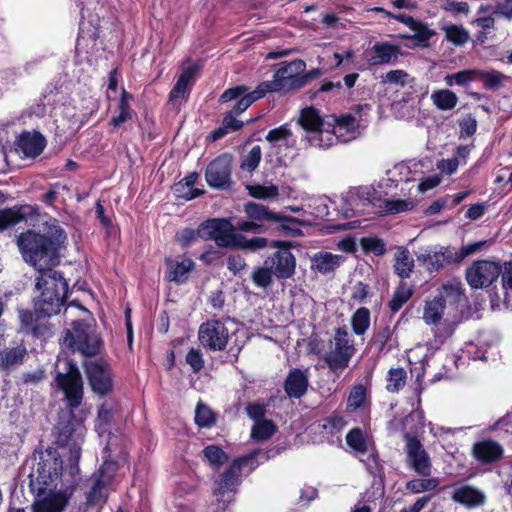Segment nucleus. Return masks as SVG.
I'll return each mask as SVG.
<instances>
[{
	"label": "nucleus",
	"mask_w": 512,
	"mask_h": 512,
	"mask_svg": "<svg viewBox=\"0 0 512 512\" xmlns=\"http://www.w3.org/2000/svg\"><path fill=\"white\" fill-rule=\"evenodd\" d=\"M203 455L215 467L222 466L229 459V455L220 446L214 444L206 446L203 449Z\"/></svg>",
	"instance_id": "864d4df0"
},
{
	"label": "nucleus",
	"mask_w": 512,
	"mask_h": 512,
	"mask_svg": "<svg viewBox=\"0 0 512 512\" xmlns=\"http://www.w3.org/2000/svg\"><path fill=\"white\" fill-rule=\"evenodd\" d=\"M63 345L72 352H79L86 357H94L100 354L104 343L95 327L80 319L73 321L71 328L65 330Z\"/></svg>",
	"instance_id": "39448f33"
},
{
	"label": "nucleus",
	"mask_w": 512,
	"mask_h": 512,
	"mask_svg": "<svg viewBox=\"0 0 512 512\" xmlns=\"http://www.w3.org/2000/svg\"><path fill=\"white\" fill-rule=\"evenodd\" d=\"M306 69V63L302 59H294L290 62L283 61L273 74L271 81H263L261 84L267 93L289 92L305 86L302 80V72Z\"/></svg>",
	"instance_id": "0eeeda50"
},
{
	"label": "nucleus",
	"mask_w": 512,
	"mask_h": 512,
	"mask_svg": "<svg viewBox=\"0 0 512 512\" xmlns=\"http://www.w3.org/2000/svg\"><path fill=\"white\" fill-rule=\"evenodd\" d=\"M268 239L264 237H254L247 239L242 234H237L233 248L243 249L250 252H256L268 246Z\"/></svg>",
	"instance_id": "49530a36"
},
{
	"label": "nucleus",
	"mask_w": 512,
	"mask_h": 512,
	"mask_svg": "<svg viewBox=\"0 0 512 512\" xmlns=\"http://www.w3.org/2000/svg\"><path fill=\"white\" fill-rule=\"evenodd\" d=\"M355 351L346 329L338 328L334 336V348L324 356V361L331 372H342L348 367Z\"/></svg>",
	"instance_id": "9b49d317"
},
{
	"label": "nucleus",
	"mask_w": 512,
	"mask_h": 512,
	"mask_svg": "<svg viewBox=\"0 0 512 512\" xmlns=\"http://www.w3.org/2000/svg\"><path fill=\"white\" fill-rule=\"evenodd\" d=\"M452 498L455 502L467 508L479 507L485 503L486 499L482 491L470 485L456 488L453 491Z\"/></svg>",
	"instance_id": "cd10ccee"
},
{
	"label": "nucleus",
	"mask_w": 512,
	"mask_h": 512,
	"mask_svg": "<svg viewBox=\"0 0 512 512\" xmlns=\"http://www.w3.org/2000/svg\"><path fill=\"white\" fill-rule=\"evenodd\" d=\"M231 174L232 156L228 153H223L207 165L205 179L211 188L225 189L232 183Z\"/></svg>",
	"instance_id": "dca6fc26"
},
{
	"label": "nucleus",
	"mask_w": 512,
	"mask_h": 512,
	"mask_svg": "<svg viewBox=\"0 0 512 512\" xmlns=\"http://www.w3.org/2000/svg\"><path fill=\"white\" fill-rule=\"evenodd\" d=\"M347 425V421L337 411H333L329 416L323 419L322 429L332 436L341 432Z\"/></svg>",
	"instance_id": "603ef678"
},
{
	"label": "nucleus",
	"mask_w": 512,
	"mask_h": 512,
	"mask_svg": "<svg viewBox=\"0 0 512 512\" xmlns=\"http://www.w3.org/2000/svg\"><path fill=\"white\" fill-rule=\"evenodd\" d=\"M438 486V480L433 478L428 479H412L407 482L406 488L412 493H421L430 491Z\"/></svg>",
	"instance_id": "0e129e2a"
},
{
	"label": "nucleus",
	"mask_w": 512,
	"mask_h": 512,
	"mask_svg": "<svg viewBox=\"0 0 512 512\" xmlns=\"http://www.w3.org/2000/svg\"><path fill=\"white\" fill-rule=\"evenodd\" d=\"M356 195L358 199L363 202V204L367 202L368 204H371L374 207H382L381 204H377L378 202H381V197L378 191L372 186L359 187Z\"/></svg>",
	"instance_id": "69168bd1"
},
{
	"label": "nucleus",
	"mask_w": 512,
	"mask_h": 512,
	"mask_svg": "<svg viewBox=\"0 0 512 512\" xmlns=\"http://www.w3.org/2000/svg\"><path fill=\"white\" fill-rule=\"evenodd\" d=\"M56 383L58 388L64 393L66 406L74 411L83 400V379L78 366L72 361L67 362L65 373H57Z\"/></svg>",
	"instance_id": "1a4fd4ad"
},
{
	"label": "nucleus",
	"mask_w": 512,
	"mask_h": 512,
	"mask_svg": "<svg viewBox=\"0 0 512 512\" xmlns=\"http://www.w3.org/2000/svg\"><path fill=\"white\" fill-rule=\"evenodd\" d=\"M346 443L351 449L359 453H365L368 450L366 437L360 427H354L347 433Z\"/></svg>",
	"instance_id": "8fccbe9b"
},
{
	"label": "nucleus",
	"mask_w": 512,
	"mask_h": 512,
	"mask_svg": "<svg viewBox=\"0 0 512 512\" xmlns=\"http://www.w3.org/2000/svg\"><path fill=\"white\" fill-rule=\"evenodd\" d=\"M360 245L364 253H373L375 256H383L386 252L384 241L377 236L362 237Z\"/></svg>",
	"instance_id": "5fc2aeb1"
},
{
	"label": "nucleus",
	"mask_w": 512,
	"mask_h": 512,
	"mask_svg": "<svg viewBox=\"0 0 512 512\" xmlns=\"http://www.w3.org/2000/svg\"><path fill=\"white\" fill-rule=\"evenodd\" d=\"M132 99L133 95L127 92L125 88H122L120 99L117 105L118 115L110 119L109 125L117 128L120 127L124 122L132 119L134 113L130 106V101Z\"/></svg>",
	"instance_id": "72a5a7b5"
},
{
	"label": "nucleus",
	"mask_w": 512,
	"mask_h": 512,
	"mask_svg": "<svg viewBox=\"0 0 512 512\" xmlns=\"http://www.w3.org/2000/svg\"><path fill=\"white\" fill-rule=\"evenodd\" d=\"M270 246L278 250L265 259V264L269 265L277 279L286 280L292 278L296 270V258L290 251L293 247L292 242L273 240Z\"/></svg>",
	"instance_id": "9d476101"
},
{
	"label": "nucleus",
	"mask_w": 512,
	"mask_h": 512,
	"mask_svg": "<svg viewBox=\"0 0 512 512\" xmlns=\"http://www.w3.org/2000/svg\"><path fill=\"white\" fill-rule=\"evenodd\" d=\"M408 27L414 32V35H403L402 37L410 40H416L417 44L420 46H427L428 41L434 34V32L428 29V27L425 24L418 20H416L415 25H409Z\"/></svg>",
	"instance_id": "4d7b16f0"
},
{
	"label": "nucleus",
	"mask_w": 512,
	"mask_h": 512,
	"mask_svg": "<svg viewBox=\"0 0 512 512\" xmlns=\"http://www.w3.org/2000/svg\"><path fill=\"white\" fill-rule=\"evenodd\" d=\"M406 464L416 474L422 477L431 475L432 464L429 454L417 436L405 433Z\"/></svg>",
	"instance_id": "4468645a"
},
{
	"label": "nucleus",
	"mask_w": 512,
	"mask_h": 512,
	"mask_svg": "<svg viewBox=\"0 0 512 512\" xmlns=\"http://www.w3.org/2000/svg\"><path fill=\"white\" fill-rule=\"evenodd\" d=\"M413 295V288L406 282L401 281L393 292L388 307L392 313L398 312Z\"/></svg>",
	"instance_id": "e433bc0d"
},
{
	"label": "nucleus",
	"mask_w": 512,
	"mask_h": 512,
	"mask_svg": "<svg viewBox=\"0 0 512 512\" xmlns=\"http://www.w3.org/2000/svg\"><path fill=\"white\" fill-rule=\"evenodd\" d=\"M28 351L23 343L0 350V368L8 370L24 363Z\"/></svg>",
	"instance_id": "c756f323"
},
{
	"label": "nucleus",
	"mask_w": 512,
	"mask_h": 512,
	"mask_svg": "<svg viewBox=\"0 0 512 512\" xmlns=\"http://www.w3.org/2000/svg\"><path fill=\"white\" fill-rule=\"evenodd\" d=\"M83 368L93 393L105 397L114 389V375L110 363L103 357L87 359Z\"/></svg>",
	"instance_id": "6e6552de"
},
{
	"label": "nucleus",
	"mask_w": 512,
	"mask_h": 512,
	"mask_svg": "<svg viewBox=\"0 0 512 512\" xmlns=\"http://www.w3.org/2000/svg\"><path fill=\"white\" fill-rule=\"evenodd\" d=\"M371 51L372 55L368 59L371 66L387 64L392 59H396L400 53L399 47L389 42H376Z\"/></svg>",
	"instance_id": "c85d7f7f"
},
{
	"label": "nucleus",
	"mask_w": 512,
	"mask_h": 512,
	"mask_svg": "<svg viewBox=\"0 0 512 512\" xmlns=\"http://www.w3.org/2000/svg\"><path fill=\"white\" fill-rule=\"evenodd\" d=\"M475 147L474 139L469 144L459 145L452 158H450V175H452L459 166L466 165L471 150Z\"/></svg>",
	"instance_id": "de8ad7c7"
},
{
	"label": "nucleus",
	"mask_w": 512,
	"mask_h": 512,
	"mask_svg": "<svg viewBox=\"0 0 512 512\" xmlns=\"http://www.w3.org/2000/svg\"><path fill=\"white\" fill-rule=\"evenodd\" d=\"M32 504V512H63L69 503L70 494L64 490L47 492Z\"/></svg>",
	"instance_id": "5701e85b"
},
{
	"label": "nucleus",
	"mask_w": 512,
	"mask_h": 512,
	"mask_svg": "<svg viewBox=\"0 0 512 512\" xmlns=\"http://www.w3.org/2000/svg\"><path fill=\"white\" fill-rule=\"evenodd\" d=\"M67 234L56 220L45 223L41 229H27L16 237L23 260L37 273L54 269L61 262Z\"/></svg>",
	"instance_id": "f257e3e1"
},
{
	"label": "nucleus",
	"mask_w": 512,
	"mask_h": 512,
	"mask_svg": "<svg viewBox=\"0 0 512 512\" xmlns=\"http://www.w3.org/2000/svg\"><path fill=\"white\" fill-rule=\"evenodd\" d=\"M383 211L389 214H396L400 212L410 211L414 208V202L410 200H388L385 199L382 201Z\"/></svg>",
	"instance_id": "052dcab7"
},
{
	"label": "nucleus",
	"mask_w": 512,
	"mask_h": 512,
	"mask_svg": "<svg viewBox=\"0 0 512 512\" xmlns=\"http://www.w3.org/2000/svg\"><path fill=\"white\" fill-rule=\"evenodd\" d=\"M229 338V330L221 320L210 319L199 327L198 340L206 351H224Z\"/></svg>",
	"instance_id": "ddd939ff"
},
{
	"label": "nucleus",
	"mask_w": 512,
	"mask_h": 512,
	"mask_svg": "<svg viewBox=\"0 0 512 512\" xmlns=\"http://www.w3.org/2000/svg\"><path fill=\"white\" fill-rule=\"evenodd\" d=\"M446 300L443 296L427 301L424 308L423 319L427 324H438L443 316Z\"/></svg>",
	"instance_id": "f704fd0d"
},
{
	"label": "nucleus",
	"mask_w": 512,
	"mask_h": 512,
	"mask_svg": "<svg viewBox=\"0 0 512 512\" xmlns=\"http://www.w3.org/2000/svg\"><path fill=\"white\" fill-rule=\"evenodd\" d=\"M274 273L269 265L256 266L251 274V280L258 288L267 289L273 283Z\"/></svg>",
	"instance_id": "a18cd8bd"
},
{
	"label": "nucleus",
	"mask_w": 512,
	"mask_h": 512,
	"mask_svg": "<svg viewBox=\"0 0 512 512\" xmlns=\"http://www.w3.org/2000/svg\"><path fill=\"white\" fill-rule=\"evenodd\" d=\"M417 259L421 265L432 273L443 267L444 263L448 260V256L442 251L426 250L425 253L418 255Z\"/></svg>",
	"instance_id": "58836bf2"
},
{
	"label": "nucleus",
	"mask_w": 512,
	"mask_h": 512,
	"mask_svg": "<svg viewBox=\"0 0 512 512\" xmlns=\"http://www.w3.org/2000/svg\"><path fill=\"white\" fill-rule=\"evenodd\" d=\"M39 454V461L29 475V486L37 497L56 490L63 476V459L57 449L48 447L45 450L35 451Z\"/></svg>",
	"instance_id": "7ed1b4c3"
},
{
	"label": "nucleus",
	"mask_w": 512,
	"mask_h": 512,
	"mask_svg": "<svg viewBox=\"0 0 512 512\" xmlns=\"http://www.w3.org/2000/svg\"><path fill=\"white\" fill-rule=\"evenodd\" d=\"M210 229H212V240L215 241L218 248H233L237 233L236 227L228 218L207 219Z\"/></svg>",
	"instance_id": "a211bd4d"
},
{
	"label": "nucleus",
	"mask_w": 512,
	"mask_h": 512,
	"mask_svg": "<svg viewBox=\"0 0 512 512\" xmlns=\"http://www.w3.org/2000/svg\"><path fill=\"white\" fill-rule=\"evenodd\" d=\"M472 455L482 465L492 464L504 457V449L495 440L482 439L473 444Z\"/></svg>",
	"instance_id": "4be33fe9"
},
{
	"label": "nucleus",
	"mask_w": 512,
	"mask_h": 512,
	"mask_svg": "<svg viewBox=\"0 0 512 512\" xmlns=\"http://www.w3.org/2000/svg\"><path fill=\"white\" fill-rule=\"evenodd\" d=\"M476 350L477 347L472 343L467 344L465 349H461V353L454 356V364L456 368L468 365L470 360L475 361L481 359L482 357L477 355Z\"/></svg>",
	"instance_id": "e2e57ef3"
},
{
	"label": "nucleus",
	"mask_w": 512,
	"mask_h": 512,
	"mask_svg": "<svg viewBox=\"0 0 512 512\" xmlns=\"http://www.w3.org/2000/svg\"><path fill=\"white\" fill-rule=\"evenodd\" d=\"M46 138L39 131H23L15 141V150L25 157L36 158L46 148Z\"/></svg>",
	"instance_id": "aec40b11"
},
{
	"label": "nucleus",
	"mask_w": 512,
	"mask_h": 512,
	"mask_svg": "<svg viewBox=\"0 0 512 512\" xmlns=\"http://www.w3.org/2000/svg\"><path fill=\"white\" fill-rule=\"evenodd\" d=\"M369 344L375 348L378 355H385L399 346L397 336L394 335V329L389 325L375 331Z\"/></svg>",
	"instance_id": "b1692460"
},
{
	"label": "nucleus",
	"mask_w": 512,
	"mask_h": 512,
	"mask_svg": "<svg viewBox=\"0 0 512 512\" xmlns=\"http://www.w3.org/2000/svg\"><path fill=\"white\" fill-rule=\"evenodd\" d=\"M194 421L200 428H211L216 424L217 414L208 405L198 402L195 408Z\"/></svg>",
	"instance_id": "a19ab883"
},
{
	"label": "nucleus",
	"mask_w": 512,
	"mask_h": 512,
	"mask_svg": "<svg viewBox=\"0 0 512 512\" xmlns=\"http://www.w3.org/2000/svg\"><path fill=\"white\" fill-rule=\"evenodd\" d=\"M309 381L306 373L298 368H292L284 382V391L290 398L300 399L307 392Z\"/></svg>",
	"instance_id": "393cba45"
},
{
	"label": "nucleus",
	"mask_w": 512,
	"mask_h": 512,
	"mask_svg": "<svg viewBox=\"0 0 512 512\" xmlns=\"http://www.w3.org/2000/svg\"><path fill=\"white\" fill-rule=\"evenodd\" d=\"M386 389L391 393H398L404 388L407 381V372L402 367L390 368L386 377Z\"/></svg>",
	"instance_id": "79ce46f5"
},
{
	"label": "nucleus",
	"mask_w": 512,
	"mask_h": 512,
	"mask_svg": "<svg viewBox=\"0 0 512 512\" xmlns=\"http://www.w3.org/2000/svg\"><path fill=\"white\" fill-rule=\"evenodd\" d=\"M276 429L277 427L272 420L264 419L255 422L251 437L256 441H264L269 439L276 432Z\"/></svg>",
	"instance_id": "09e8293b"
},
{
	"label": "nucleus",
	"mask_w": 512,
	"mask_h": 512,
	"mask_svg": "<svg viewBox=\"0 0 512 512\" xmlns=\"http://www.w3.org/2000/svg\"><path fill=\"white\" fill-rule=\"evenodd\" d=\"M197 70V66H189L182 72L169 92L170 103L175 105L180 99L185 98L188 91V84L193 79Z\"/></svg>",
	"instance_id": "473e14b6"
},
{
	"label": "nucleus",
	"mask_w": 512,
	"mask_h": 512,
	"mask_svg": "<svg viewBox=\"0 0 512 512\" xmlns=\"http://www.w3.org/2000/svg\"><path fill=\"white\" fill-rule=\"evenodd\" d=\"M283 447L275 446L268 449L265 452L252 451L247 455L235 458L231 464L220 474L219 478L215 480L214 495L216 497H227L228 495H234L237 492V487L240 484L241 470L245 466H250L251 470H254L258 463H254L257 456H260L261 460L265 461L276 455H279L283 451Z\"/></svg>",
	"instance_id": "20e7f679"
},
{
	"label": "nucleus",
	"mask_w": 512,
	"mask_h": 512,
	"mask_svg": "<svg viewBox=\"0 0 512 512\" xmlns=\"http://www.w3.org/2000/svg\"><path fill=\"white\" fill-rule=\"evenodd\" d=\"M77 6L80 7L81 20L75 49L78 53L82 51L89 53V49L93 50L96 47L101 27L99 13L91 11L102 9V6H100V0H77Z\"/></svg>",
	"instance_id": "423d86ee"
},
{
	"label": "nucleus",
	"mask_w": 512,
	"mask_h": 512,
	"mask_svg": "<svg viewBox=\"0 0 512 512\" xmlns=\"http://www.w3.org/2000/svg\"><path fill=\"white\" fill-rule=\"evenodd\" d=\"M345 258L330 252H319L312 258V268L321 274H328L335 271Z\"/></svg>",
	"instance_id": "2f4dec72"
},
{
	"label": "nucleus",
	"mask_w": 512,
	"mask_h": 512,
	"mask_svg": "<svg viewBox=\"0 0 512 512\" xmlns=\"http://www.w3.org/2000/svg\"><path fill=\"white\" fill-rule=\"evenodd\" d=\"M27 205H15L13 207L0 209V233L13 228L26 220Z\"/></svg>",
	"instance_id": "7c9ffc66"
},
{
	"label": "nucleus",
	"mask_w": 512,
	"mask_h": 512,
	"mask_svg": "<svg viewBox=\"0 0 512 512\" xmlns=\"http://www.w3.org/2000/svg\"><path fill=\"white\" fill-rule=\"evenodd\" d=\"M459 139L472 138L477 131V120L472 114H465L458 119Z\"/></svg>",
	"instance_id": "13d9d810"
},
{
	"label": "nucleus",
	"mask_w": 512,
	"mask_h": 512,
	"mask_svg": "<svg viewBox=\"0 0 512 512\" xmlns=\"http://www.w3.org/2000/svg\"><path fill=\"white\" fill-rule=\"evenodd\" d=\"M267 94L263 85L259 83L255 90L247 91L245 94H242L238 99L236 104L230 110L236 115H240L244 111H246L254 102L263 98Z\"/></svg>",
	"instance_id": "c9c22d12"
},
{
	"label": "nucleus",
	"mask_w": 512,
	"mask_h": 512,
	"mask_svg": "<svg viewBox=\"0 0 512 512\" xmlns=\"http://www.w3.org/2000/svg\"><path fill=\"white\" fill-rule=\"evenodd\" d=\"M502 265L498 261L476 260L466 269L465 279L472 289L491 286L501 275Z\"/></svg>",
	"instance_id": "f8f14e48"
},
{
	"label": "nucleus",
	"mask_w": 512,
	"mask_h": 512,
	"mask_svg": "<svg viewBox=\"0 0 512 512\" xmlns=\"http://www.w3.org/2000/svg\"><path fill=\"white\" fill-rule=\"evenodd\" d=\"M371 313L366 307L358 308L351 316V328L355 335H364L370 327Z\"/></svg>",
	"instance_id": "ea45409f"
},
{
	"label": "nucleus",
	"mask_w": 512,
	"mask_h": 512,
	"mask_svg": "<svg viewBox=\"0 0 512 512\" xmlns=\"http://www.w3.org/2000/svg\"><path fill=\"white\" fill-rule=\"evenodd\" d=\"M335 125L328 124V129L331 127L330 134L334 137L337 131L347 130L353 131L356 126V119L351 114H344L335 118Z\"/></svg>",
	"instance_id": "680f3d73"
},
{
	"label": "nucleus",
	"mask_w": 512,
	"mask_h": 512,
	"mask_svg": "<svg viewBox=\"0 0 512 512\" xmlns=\"http://www.w3.org/2000/svg\"><path fill=\"white\" fill-rule=\"evenodd\" d=\"M459 282H450V298L453 296V303L450 301V307L456 304V308H460L461 316L464 313L469 314L470 312V303L468 297L461 291Z\"/></svg>",
	"instance_id": "3c124183"
},
{
	"label": "nucleus",
	"mask_w": 512,
	"mask_h": 512,
	"mask_svg": "<svg viewBox=\"0 0 512 512\" xmlns=\"http://www.w3.org/2000/svg\"><path fill=\"white\" fill-rule=\"evenodd\" d=\"M476 80H478V69H466L450 75V86L454 83L465 86Z\"/></svg>",
	"instance_id": "774afa93"
},
{
	"label": "nucleus",
	"mask_w": 512,
	"mask_h": 512,
	"mask_svg": "<svg viewBox=\"0 0 512 512\" xmlns=\"http://www.w3.org/2000/svg\"><path fill=\"white\" fill-rule=\"evenodd\" d=\"M366 396L367 390L363 384L354 385L348 395L347 410L350 412L356 411L364 404Z\"/></svg>",
	"instance_id": "6e6d98bb"
},
{
	"label": "nucleus",
	"mask_w": 512,
	"mask_h": 512,
	"mask_svg": "<svg viewBox=\"0 0 512 512\" xmlns=\"http://www.w3.org/2000/svg\"><path fill=\"white\" fill-rule=\"evenodd\" d=\"M164 279L177 285L185 284L190 277V273L195 268V263L191 258H185L182 261L174 260L171 257H165Z\"/></svg>",
	"instance_id": "412c9836"
},
{
	"label": "nucleus",
	"mask_w": 512,
	"mask_h": 512,
	"mask_svg": "<svg viewBox=\"0 0 512 512\" xmlns=\"http://www.w3.org/2000/svg\"><path fill=\"white\" fill-rule=\"evenodd\" d=\"M248 193L257 199H271L278 196V188L274 185L264 186L260 184L247 185Z\"/></svg>",
	"instance_id": "bf43d9fd"
},
{
	"label": "nucleus",
	"mask_w": 512,
	"mask_h": 512,
	"mask_svg": "<svg viewBox=\"0 0 512 512\" xmlns=\"http://www.w3.org/2000/svg\"><path fill=\"white\" fill-rule=\"evenodd\" d=\"M506 76L497 70H480L478 69V80L482 81L483 87L486 90H497L499 89Z\"/></svg>",
	"instance_id": "37998d69"
},
{
	"label": "nucleus",
	"mask_w": 512,
	"mask_h": 512,
	"mask_svg": "<svg viewBox=\"0 0 512 512\" xmlns=\"http://www.w3.org/2000/svg\"><path fill=\"white\" fill-rule=\"evenodd\" d=\"M33 307L38 316L50 318L58 315L63 307H80L75 300L67 304L69 284L64 274L55 269L38 272L35 278Z\"/></svg>",
	"instance_id": "f03ea898"
},
{
	"label": "nucleus",
	"mask_w": 512,
	"mask_h": 512,
	"mask_svg": "<svg viewBox=\"0 0 512 512\" xmlns=\"http://www.w3.org/2000/svg\"><path fill=\"white\" fill-rule=\"evenodd\" d=\"M261 155V147L259 145L253 146L242 160L241 168L249 172L254 171L260 164Z\"/></svg>",
	"instance_id": "338daca9"
},
{
	"label": "nucleus",
	"mask_w": 512,
	"mask_h": 512,
	"mask_svg": "<svg viewBox=\"0 0 512 512\" xmlns=\"http://www.w3.org/2000/svg\"><path fill=\"white\" fill-rule=\"evenodd\" d=\"M113 463L105 462L100 466L98 471L94 474V483L92 485V495H95L96 490H104L114 478V470L109 473V469L113 468Z\"/></svg>",
	"instance_id": "c03bdc74"
},
{
	"label": "nucleus",
	"mask_w": 512,
	"mask_h": 512,
	"mask_svg": "<svg viewBox=\"0 0 512 512\" xmlns=\"http://www.w3.org/2000/svg\"><path fill=\"white\" fill-rule=\"evenodd\" d=\"M299 125L309 133L316 134L318 138H313L316 141V146L320 148H328L333 143V136L330 134L326 123L321 117L319 111L314 107H305L301 110L298 120Z\"/></svg>",
	"instance_id": "2eb2a0df"
},
{
	"label": "nucleus",
	"mask_w": 512,
	"mask_h": 512,
	"mask_svg": "<svg viewBox=\"0 0 512 512\" xmlns=\"http://www.w3.org/2000/svg\"><path fill=\"white\" fill-rule=\"evenodd\" d=\"M45 319L43 316H38L37 313L29 309L19 310V320L21 328L26 333L32 334L35 337H42L46 335L48 326L41 322Z\"/></svg>",
	"instance_id": "bb28decb"
},
{
	"label": "nucleus",
	"mask_w": 512,
	"mask_h": 512,
	"mask_svg": "<svg viewBox=\"0 0 512 512\" xmlns=\"http://www.w3.org/2000/svg\"><path fill=\"white\" fill-rule=\"evenodd\" d=\"M197 172H191L182 180L176 182L172 186V191L176 198L190 201L204 194V190L195 188L194 185L198 179Z\"/></svg>",
	"instance_id": "a878e982"
},
{
	"label": "nucleus",
	"mask_w": 512,
	"mask_h": 512,
	"mask_svg": "<svg viewBox=\"0 0 512 512\" xmlns=\"http://www.w3.org/2000/svg\"><path fill=\"white\" fill-rule=\"evenodd\" d=\"M244 212L248 219L254 220L258 224L263 225L266 231L268 225L278 224L282 230H288L285 222L293 221L292 217L281 215L268 209V207L255 202H248L244 205Z\"/></svg>",
	"instance_id": "f3484780"
},
{
	"label": "nucleus",
	"mask_w": 512,
	"mask_h": 512,
	"mask_svg": "<svg viewBox=\"0 0 512 512\" xmlns=\"http://www.w3.org/2000/svg\"><path fill=\"white\" fill-rule=\"evenodd\" d=\"M414 268V260L407 249H402L395 254L394 258V273L401 279H406L410 276Z\"/></svg>",
	"instance_id": "4c0bfd02"
},
{
	"label": "nucleus",
	"mask_w": 512,
	"mask_h": 512,
	"mask_svg": "<svg viewBox=\"0 0 512 512\" xmlns=\"http://www.w3.org/2000/svg\"><path fill=\"white\" fill-rule=\"evenodd\" d=\"M210 229H212V240L215 241L218 248H233L237 233L236 227L228 218L207 219Z\"/></svg>",
	"instance_id": "6ab92c4d"
}]
</instances>
